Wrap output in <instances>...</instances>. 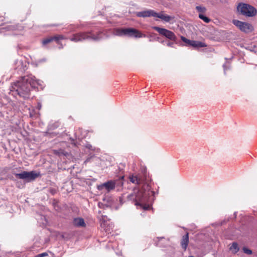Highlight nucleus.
<instances>
[{
	"mask_svg": "<svg viewBox=\"0 0 257 257\" xmlns=\"http://www.w3.org/2000/svg\"><path fill=\"white\" fill-rule=\"evenodd\" d=\"M129 179L133 183L138 185L142 184L143 187L141 189H134L133 193L127 196L128 199L135 202L136 205L143 206L145 210H148L149 208V205H144V204L148 201L150 195L154 194V192L151 190V187L147 179L139 175H132L130 176Z\"/></svg>",
	"mask_w": 257,
	"mask_h": 257,
	"instance_id": "nucleus-1",
	"label": "nucleus"
},
{
	"mask_svg": "<svg viewBox=\"0 0 257 257\" xmlns=\"http://www.w3.org/2000/svg\"><path fill=\"white\" fill-rule=\"evenodd\" d=\"M37 85H41V81L32 74L22 76L11 84L10 93L14 97L19 96L27 99L30 97L31 87H36Z\"/></svg>",
	"mask_w": 257,
	"mask_h": 257,
	"instance_id": "nucleus-2",
	"label": "nucleus"
},
{
	"mask_svg": "<svg viewBox=\"0 0 257 257\" xmlns=\"http://www.w3.org/2000/svg\"><path fill=\"white\" fill-rule=\"evenodd\" d=\"M100 34L101 33H99L97 35H94L91 31L79 32L73 34L72 37L70 38V40L75 42H81L86 40L96 41L100 40L102 38Z\"/></svg>",
	"mask_w": 257,
	"mask_h": 257,
	"instance_id": "nucleus-3",
	"label": "nucleus"
},
{
	"mask_svg": "<svg viewBox=\"0 0 257 257\" xmlns=\"http://www.w3.org/2000/svg\"><path fill=\"white\" fill-rule=\"evenodd\" d=\"M136 16L138 17H154L160 18L162 20L165 22H170V21L174 20V17L167 15H164L163 12H162L159 13L155 12L154 10H148L142 12H137L136 13Z\"/></svg>",
	"mask_w": 257,
	"mask_h": 257,
	"instance_id": "nucleus-4",
	"label": "nucleus"
},
{
	"mask_svg": "<svg viewBox=\"0 0 257 257\" xmlns=\"http://www.w3.org/2000/svg\"><path fill=\"white\" fill-rule=\"evenodd\" d=\"M114 35L118 36H127L136 38L146 37L139 30L134 28H116L114 30Z\"/></svg>",
	"mask_w": 257,
	"mask_h": 257,
	"instance_id": "nucleus-5",
	"label": "nucleus"
},
{
	"mask_svg": "<svg viewBox=\"0 0 257 257\" xmlns=\"http://www.w3.org/2000/svg\"><path fill=\"white\" fill-rule=\"evenodd\" d=\"M237 12L241 15L247 17H252L257 14L256 9L249 4L239 3L236 7Z\"/></svg>",
	"mask_w": 257,
	"mask_h": 257,
	"instance_id": "nucleus-6",
	"label": "nucleus"
},
{
	"mask_svg": "<svg viewBox=\"0 0 257 257\" xmlns=\"http://www.w3.org/2000/svg\"><path fill=\"white\" fill-rule=\"evenodd\" d=\"M15 176L19 179L24 180L27 182L35 180L37 177L40 176V172L35 171L30 172L23 171L21 173H16Z\"/></svg>",
	"mask_w": 257,
	"mask_h": 257,
	"instance_id": "nucleus-7",
	"label": "nucleus"
},
{
	"mask_svg": "<svg viewBox=\"0 0 257 257\" xmlns=\"http://www.w3.org/2000/svg\"><path fill=\"white\" fill-rule=\"evenodd\" d=\"M232 23L241 31L245 33H250L253 30L252 26L247 22H242L237 20H233Z\"/></svg>",
	"mask_w": 257,
	"mask_h": 257,
	"instance_id": "nucleus-8",
	"label": "nucleus"
},
{
	"mask_svg": "<svg viewBox=\"0 0 257 257\" xmlns=\"http://www.w3.org/2000/svg\"><path fill=\"white\" fill-rule=\"evenodd\" d=\"M153 28L154 30L157 31L160 34L165 36L169 40L176 42L177 37L173 32L167 29L161 28L156 26L154 27Z\"/></svg>",
	"mask_w": 257,
	"mask_h": 257,
	"instance_id": "nucleus-9",
	"label": "nucleus"
},
{
	"mask_svg": "<svg viewBox=\"0 0 257 257\" xmlns=\"http://www.w3.org/2000/svg\"><path fill=\"white\" fill-rule=\"evenodd\" d=\"M115 187V181L113 180L108 181L103 184L97 186V188L99 190H102L105 188L107 191H110L114 189Z\"/></svg>",
	"mask_w": 257,
	"mask_h": 257,
	"instance_id": "nucleus-10",
	"label": "nucleus"
},
{
	"mask_svg": "<svg viewBox=\"0 0 257 257\" xmlns=\"http://www.w3.org/2000/svg\"><path fill=\"white\" fill-rule=\"evenodd\" d=\"M58 124H57V123H53V124H50L48 126V130L47 131L45 132L44 133V135L46 136H50L51 137H55V136H56L57 134H56V133H50V130H54L56 128L58 127Z\"/></svg>",
	"mask_w": 257,
	"mask_h": 257,
	"instance_id": "nucleus-11",
	"label": "nucleus"
},
{
	"mask_svg": "<svg viewBox=\"0 0 257 257\" xmlns=\"http://www.w3.org/2000/svg\"><path fill=\"white\" fill-rule=\"evenodd\" d=\"M19 28H22V27L18 25H8L6 27H3L0 28V33H3L6 31H13L19 29Z\"/></svg>",
	"mask_w": 257,
	"mask_h": 257,
	"instance_id": "nucleus-12",
	"label": "nucleus"
},
{
	"mask_svg": "<svg viewBox=\"0 0 257 257\" xmlns=\"http://www.w3.org/2000/svg\"><path fill=\"white\" fill-rule=\"evenodd\" d=\"M189 243V233H187L185 235H183L181 241V245L184 250H186Z\"/></svg>",
	"mask_w": 257,
	"mask_h": 257,
	"instance_id": "nucleus-13",
	"label": "nucleus"
},
{
	"mask_svg": "<svg viewBox=\"0 0 257 257\" xmlns=\"http://www.w3.org/2000/svg\"><path fill=\"white\" fill-rule=\"evenodd\" d=\"M73 222L76 227H84L86 225L84 219L80 217L75 218Z\"/></svg>",
	"mask_w": 257,
	"mask_h": 257,
	"instance_id": "nucleus-14",
	"label": "nucleus"
},
{
	"mask_svg": "<svg viewBox=\"0 0 257 257\" xmlns=\"http://www.w3.org/2000/svg\"><path fill=\"white\" fill-rule=\"evenodd\" d=\"M190 46H192L194 48H198L205 47L207 46V45L203 42L192 40Z\"/></svg>",
	"mask_w": 257,
	"mask_h": 257,
	"instance_id": "nucleus-15",
	"label": "nucleus"
},
{
	"mask_svg": "<svg viewBox=\"0 0 257 257\" xmlns=\"http://www.w3.org/2000/svg\"><path fill=\"white\" fill-rule=\"evenodd\" d=\"M229 250L233 254L236 253L239 250L238 244L236 242H233L229 247Z\"/></svg>",
	"mask_w": 257,
	"mask_h": 257,
	"instance_id": "nucleus-16",
	"label": "nucleus"
},
{
	"mask_svg": "<svg viewBox=\"0 0 257 257\" xmlns=\"http://www.w3.org/2000/svg\"><path fill=\"white\" fill-rule=\"evenodd\" d=\"M54 153L55 155H57L59 156H65L67 157L69 155V153L64 150L59 149L58 150H54Z\"/></svg>",
	"mask_w": 257,
	"mask_h": 257,
	"instance_id": "nucleus-17",
	"label": "nucleus"
},
{
	"mask_svg": "<svg viewBox=\"0 0 257 257\" xmlns=\"http://www.w3.org/2000/svg\"><path fill=\"white\" fill-rule=\"evenodd\" d=\"M199 18L206 23H208L211 21L209 18L201 14H199Z\"/></svg>",
	"mask_w": 257,
	"mask_h": 257,
	"instance_id": "nucleus-18",
	"label": "nucleus"
},
{
	"mask_svg": "<svg viewBox=\"0 0 257 257\" xmlns=\"http://www.w3.org/2000/svg\"><path fill=\"white\" fill-rule=\"evenodd\" d=\"M181 39L182 40V41L183 42L187 44V46H190L191 43L192 41V40H190L189 39H187L185 37L182 36H181Z\"/></svg>",
	"mask_w": 257,
	"mask_h": 257,
	"instance_id": "nucleus-19",
	"label": "nucleus"
},
{
	"mask_svg": "<svg viewBox=\"0 0 257 257\" xmlns=\"http://www.w3.org/2000/svg\"><path fill=\"white\" fill-rule=\"evenodd\" d=\"M53 41H54L53 38V37H51L47 38L44 39L42 42V44L43 45H45Z\"/></svg>",
	"mask_w": 257,
	"mask_h": 257,
	"instance_id": "nucleus-20",
	"label": "nucleus"
},
{
	"mask_svg": "<svg viewBox=\"0 0 257 257\" xmlns=\"http://www.w3.org/2000/svg\"><path fill=\"white\" fill-rule=\"evenodd\" d=\"M196 10L198 12H200V13H205L206 11V9L205 7L200 6H196Z\"/></svg>",
	"mask_w": 257,
	"mask_h": 257,
	"instance_id": "nucleus-21",
	"label": "nucleus"
},
{
	"mask_svg": "<svg viewBox=\"0 0 257 257\" xmlns=\"http://www.w3.org/2000/svg\"><path fill=\"white\" fill-rule=\"evenodd\" d=\"M53 40L56 41H58L60 40H63L65 39V38L63 35H61L55 36L53 37Z\"/></svg>",
	"mask_w": 257,
	"mask_h": 257,
	"instance_id": "nucleus-22",
	"label": "nucleus"
},
{
	"mask_svg": "<svg viewBox=\"0 0 257 257\" xmlns=\"http://www.w3.org/2000/svg\"><path fill=\"white\" fill-rule=\"evenodd\" d=\"M242 250L243 252L247 254H251L252 253V250L251 249H248L245 247H243Z\"/></svg>",
	"mask_w": 257,
	"mask_h": 257,
	"instance_id": "nucleus-23",
	"label": "nucleus"
},
{
	"mask_svg": "<svg viewBox=\"0 0 257 257\" xmlns=\"http://www.w3.org/2000/svg\"><path fill=\"white\" fill-rule=\"evenodd\" d=\"M162 43H164V45H166L168 47H174L175 43L173 42H170L169 41H167V42L163 41Z\"/></svg>",
	"mask_w": 257,
	"mask_h": 257,
	"instance_id": "nucleus-24",
	"label": "nucleus"
},
{
	"mask_svg": "<svg viewBox=\"0 0 257 257\" xmlns=\"http://www.w3.org/2000/svg\"><path fill=\"white\" fill-rule=\"evenodd\" d=\"M85 147L86 148H87L88 149L90 150H94V148L91 145L89 144L88 143H87L86 145H85Z\"/></svg>",
	"mask_w": 257,
	"mask_h": 257,
	"instance_id": "nucleus-25",
	"label": "nucleus"
},
{
	"mask_svg": "<svg viewBox=\"0 0 257 257\" xmlns=\"http://www.w3.org/2000/svg\"><path fill=\"white\" fill-rule=\"evenodd\" d=\"M229 64H227V63H226L225 64H223V69H224V74H226V71L229 68Z\"/></svg>",
	"mask_w": 257,
	"mask_h": 257,
	"instance_id": "nucleus-26",
	"label": "nucleus"
},
{
	"mask_svg": "<svg viewBox=\"0 0 257 257\" xmlns=\"http://www.w3.org/2000/svg\"><path fill=\"white\" fill-rule=\"evenodd\" d=\"M48 254L46 252H43L40 254H38L34 257H44L45 256H47Z\"/></svg>",
	"mask_w": 257,
	"mask_h": 257,
	"instance_id": "nucleus-27",
	"label": "nucleus"
},
{
	"mask_svg": "<svg viewBox=\"0 0 257 257\" xmlns=\"http://www.w3.org/2000/svg\"><path fill=\"white\" fill-rule=\"evenodd\" d=\"M49 192L51 193L52 195L55 194L56 193V190L54 188H50L49 189Z\"/></svg>",
	"mask_w": 257,
	"mask_h": 257,
	"instance_id": "nucleus-28",
	"label": "nucleus"
},
{
	"mask_svg": "<svg viewBox=\"0 0 257 257\" xmlns=\"http://www.w3.org/2000/svg\"><path fill=\"white\" fill-rule=\"evenodd\" d=\"M91 157L88 158L84 162L85 163L88 162L90 160Z\"/></svg>",
	"mask_w": 257,
	"mask_h": 257,
	"instance_id": "nucleus-29",
	"label": "nucleus"
},
{
	"mask_svg": "<svg viewBox=\"0 0 257 257\" xmlns=\"http://www.w3.org/2000/svg\"><path fill=\"white\" fill-rule=\"evenodd\" d=\"M38 109H41V105L40 104V103H38Z\"/></svg>",
	"mask_w": 257,
	"mask_h": 257,
	"instance_id": "nucleus-30",
	"label": "nucleus"
},
{
	"mask_svg": "<svg viewBox=\"0 0 257 257\" xmlns=\"http://www.w3.org/2000/svg\"><path fill=\"white\" fill-rule=\"evenodd\" d=\"M120 183L121 184V185H122V184H123V182H122V181H121V180H120Z\"/></svg>",
	"mask_w": 257,
	"mask_h": 257,
	"instance_id": "nucleus-31",
	"label": "nucleus"
},
{
	"mask_svg": "<svg viewBox=\"0 0 257 257\" xmlns=\"http://www.w3.org/2000/svg\"><path fill=\"white\" fill-rule=\"evenodd\" d=\"M0 18L1 19V20L3 21V17H0Z\"/></svg>",
	"mask_w": 257,
	"mask_h": 257,
	"instance_id": "nucleus-32",
	"label": "nucleus"
},
{
	"mask_svg": "<svg viewBox=\"0 0 257 257\" xmlns=\"http://www.w3.org/2000/svg\"><path fill=\"white\" fill-rule=\"evenodd\" d=\"M19 63H20L22 65V62H19Z\"/></svg>",
	"mask_w": 257,
	"mask_h": 257,
	"instance_id": "nucleus-33",
	"label": "nucleus"
},
{
	"mask_svg": "<svg viewBox=\"0 0 257 257\" xmlns=\"http://www.w3.org/2000/svg\"><path fill=\"white\" fill-rule=\"evenodd\" d=\"M62 48V47H61V46H60L59 48Z\"/></svg>",
	"mask_w": 257,
	"mask_h": 257,
	"instance_id": "nucleus-34",
	"label": "nucleus"
},
{
	"mask_svg": "<svg viewBox=\"0 0 257 257\" xmlns=\"http://www.w3.org/2000/svg\"><path fill=\"white\" fill-rule=\"evenodd\" d=\"M62 48V47H61V46H60L59 48Z\"/></svg>",
	"mask_w": 257,
	"mask_h": 257,
	"instance_id": "nucleus-35",
	"label": "nucleus"
}]
</instances>
